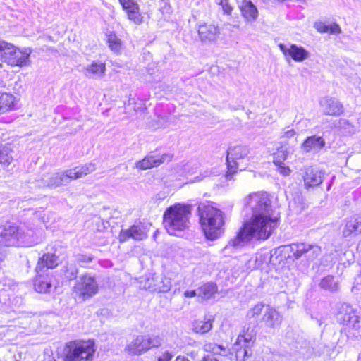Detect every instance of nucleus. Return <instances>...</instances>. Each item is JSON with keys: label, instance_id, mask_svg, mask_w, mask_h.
<instances>
[{"label": "nucleus", "instance_id": "obj_47", "mask_svg": "<svg viewBox=\"0 0 361 361\" xmlns=\"http://www.w3.org/2000/svg\"><path fill=\"white\" fill-rule=\"evenodd\" d=\"M314 27L320 33H326L329 30H327L328 25L322 21H316L314 24Z\"/></svg>", "mask_w": 361, "mask_h": 361}, {"label": "nucleus", "instance_id": "obj_5", "mask_svg": "<svg viewBox=\"0 0 361 361\" xmlns=\"http://www.w3.org/2000/svg\"><path fill=\"white\" fill-rule=\"evenodd\" d=\"M338 322L343 327V331L349 338H361V316L348 304H342L336 314Z\"/></svg>", "mask_w": 361, "mask_h": 361}, {"label": "nucleus", "instance_id": "obj_40", "mask_svg": "<svg viewBox=\"0 0 361 361\" xmlns=\"http://www.w3.org/2000/svg\"><path fill=\"white\" fill-rule=\"evenodd\" d=\"M11 149L9 146L0 147V164L3 165H9L12 160Z\"/></svg>", "mask_w": 361, "mask_h": 361}, {"label": "nucleus", "instance_id": "obj_34", "mask_svg": "<svg viewBox=\"0 0 361 361\" xmlns=\"http://www.w3.org/2000/svg\"><path fill=\"white\" fill-rule=\"evenodd\" d=\"M206 352L213 353L214 355H220L226 356L230 354V350L222 345H218L216 343H206L203 347Z\"/></svg>", "mask_w": 361, "mask_h": 361}, {"label": "nucleus", "instance_id": "obj_28", "mask_svg": "<svg viewBox=\"0 0 361 361\" xmlns=\"http://www.w3.org/2000/svg\"><path fill=\"white\" fill-rule=\"evenodd\" d=\"M37 243L38 240L32 230L18 228V246L31 247Z\"/></svg>", "mask_w": 361, "mask_h": 361}, {"label": "nucleus", "instance_id": "obj_25", "mask_svg": "<svg viewBox=\"0 0 361 361\" xmlns=\"http://www.w3.org/2000/svg\"><path fill=\"white\" fill-rule=\"evenodd\" d=\"M303 178L305 185L308 187L317 186L322 183L323 175L321 171L309 166L305 169Z\"/></svg>", "mask_w": 361, "mask_h": 361}, {"label": "nucleus", "instance_id": "obj_8", "mask_svg": "<svg viewBox=\"0 0 361 361\" xmlns=\"http://www.w3.org/2000/svg\"><path fill=\"white\" fill-rule=\"evenodd\" d=\"M244 205L252 211V214L274 212L268 194L263 192H253L244 199Z\"/></svg>", "mask_w": 361, "mask_h": 361}, {"label": "nucleus", "instance_id": "obj_3", "mask_svg": "<svg viewBox=\"0 0 361 361\" xmlns=\"http://www.w3.org/2000/svg\"><path fill=\"white\" fill-rule=\"evenodd\" d=\"M191 207L176 203L168 207L163 215V224L172 235L180 236L190 226Z\"/></svg>", "mask_w": 361, "mask_h": 361}, {"label": "nucleus", "instance_id": "obj_15", "mask_svg": "<svg viewBox=\"0 0 361 361\" xmlns=\"http://www.w3.org/2000/svg\"><path fill=\"white\" fill-rule=\"evenodd\" d=\"M147 237V233L144 225L135 224L128 229H122L119 234V240L121 242L132 238L135 240H142Z\"/></svg>", "mask_w": 361, "mask_h": 361}, {"label": "nucleus", "instance_id": "obj_36", "mask_svg": "<svg viewBox=\"0 0 361 361\" xmlns=\"http://www.w3.org/2000/svg\"><path fill=\"white\" fill-rule=\"evenodd\" d=\"M319 286L321 288L331 292L336 291L338 289V282L332 276L324 277L319 283Z\"/></svg>", "mask_w": 361, "mask_h": 361}, {"label": "nucleus", "instance_id": "obj_29", "mask_svg": "<svg viewBox=\"0 0 361 361\" xmlns=\"http://www.w3.org/2000/svg\"><path fill=\"white\" fill-rule=\"evenodd\" d=\"M324 145L325 142L322 137L311 136L307 138L302 144V149L308 152L314 149H320Z\"/></svg>", "mask_w": 361, "mask_h": 361}, {"label": "nucleus", "instance_id": "obj_35", "mask_svg": "<svg viewBox=\"0 0 361 361\" xmlns=\"http://www.w3.org/2000/svg\"><path fill=\"white\" fill-rule=\"evenodd\" d=\"M216 292V287L214 283H206L197 290V296L203 300L212 298Z\"/></svg>", "mask_w": 361, "mask_h": 361}, {"label": "nucleus", "instance_id": "obj_42", "mask_svg": "<svg viewBox=\"0 0 361 361\" xmlns=\"http://www.w3.org/2000/svg\"><path fill=\"white\" fill-rule=\"evenodd\" d=\"M80 178L92 173L96 170V166L93 163H87L86 164L76 167Z\"/></svg>", "mask_w": 361, "mask_h": 361}, {"label": "nucleus", "instance_id": "obj_18", "mask_svg": "<svg viewBox=\"0 0 361 361\" xmlns=\"http://www.w3.org/2000/svg\"><path fill=\"white\" fill-rule=\"evenodd\" d=\"M18 227L6 225L0 233V244L4 246H18Z\"/></svg>", "mask_w": 361, "mask_h": 361}, {"label": "nucleus", "instance_id": "obj_6", "mask_svg": "<svg viewBox=\"0 0 361 361\" xmlns=\"http://www.w3.org/2000/svg\"><path fill=\"white\" fill-rule=\"evenodd\" d=\"M65 361H92L95 353L91 341L71 342L66 347Z\"/></svg>", "mask_w": 361, "mask_h": 361}, {"label": "nucleus", "instance_id": "obj_56", "mask_svg": "<svg viewBox=\"0 0 361 361\" xmlns=\"http://www.w3.org/2000/svg\"><path fill=\"white\" fill-rule=\"evenodd\" d=\"M175 361H190V360L184 356L179 355L176 358Z\"/></svg>", "mask_w": 361, "mask_h": 361}, {"label": "nucleus", "instance_id": "obj_33", "mask_svg": "<svg viewBox=\"0 0 361 361\" xmlns=\"http://www.w3.org/2000/svg\"><path fill=\"white\" fill-rule=\"evenodd\" d=\"M310 247V244L305 243H298L290 245V252L295 259H300L303 256L305 257Z\"/></svg>", "mask_w": 361, "mask_h": 361}, {"label": "nucleus", "instance_id": "obj_54", "mask_svg": "<svg viewBox=\"0 0 361 361\" xmlns=\"http://www.w3.org/2000/svg\"><path fill=\"white\" fill-rule=\"evenodd\" d=\"M71 274L68 276V278L73 279L76 276L77 269L74 266H71Z\"/></svg>", "mask_w": 361, "mask_h": 361}, {"label": "nucleus", "instance_id": "obj_32", "mask_svg": "<svg viewBox=\"0 0 361 361\" xmlns=\"http://www.w3.org/2000/svg\"><path fill=\"white\" fill-rule=\"evenodd\" d=\"M214 319L209 318L205 320H195L192 324V330L198 334H205L209 332L213 325Z\"/></svg>", "mask_w": 361, "mask_h": 361}, {"label": "nucleus", "instance_id": "obj_43", "mask_svg": "<svg viewBox=\"0 0 361 361\" xmlns=\"http://www.w3.org/2000/svg\"><path fill=\"white\" fill-rule=\"evenodd\" d=\"M66 184L69 183L73 180L80 178L76 167L62 171Z\"/></svg>", "mask_w": 361, "mask_h": 361}, {"label": "nucleus", "instance_id": "obj_9", "mask_svg": "<svg viewBox=\"0 0 361 361\" xmlns=\"http://www.w3.org/2000/svg\"><path fill=\"white\" fill-rule=\"evenodd\" d=\"M73 291L78 297L86 300L97 293L98 283L93 276L84 274L76 281Z\"/></svg>", "mask_w": 361, "mask_h": 361}, {"label": "nucleus", "instance_id": "obj_60", "mask_svg": "<svg viewBox=\"0 0 361 361\" xmlns=\"http://www.w3.org/2000/svg\"><path fill=\"white\" fill-rule=\"evenodd\" d=\"M359 360L361 361V357H359Z\"/></svg>", "mask_w": 361, "mask_h": 361}, {"label": "nucleus", "instance_id": "obj_59", "mask_svg": "<svg viewBox=\"0 0 361 361\" xmlns=\"http://www.w3.org/2000/svg\"><path fill=\"white\" fill-rule=\"evenodd\" d=\"M145 80L149 81V82H154V81L157 80V79L155 78H150V79L146 78Z\"/></svg>", "mask_w": 361, "mask_h": 361}, {"label": "nucleus", "instance_id": "obj_41", "mask_svg": "<svg viewBox=\"0 0 361 361\" xmlns=\"http://www.w3.org/2000/svg\"><path fill=\"white\" fill-rule=\"evenodd\" d=\"M264 307V305L262 302L255 305L247 311V318L250 320L257 319L262 314Z\"/></svg>", "mask_w": 361, "mask_h": 361}, {"label": "nucleus", "instance_id": "obj_44", "mask_svg": "<svg viewBox=\"0 0 361 361\" xmlns=\"http://www.w3.org/2000/svg\"><path fill=\"white\" fill-rule=\"evenodd\" d=\"M307 252H307V254L305 255V257L308 260L312 261L317 258L321 255L322 250L320 247L318 246L317 245L310 244V247L308 249Z\"/></svg>", "mask_w": 361, "mask_h": 361}, {"label": "nucleus", "instance_id": "obj_21", "mask_svg": "<svg viewBox=\"0 0 361 361\" xmlns=\"http://www.w3.org/2000/svg\"><path fill=\"white\" fill-rule=\"evenodd\" d=\"M361 233V216H353L345 220L342 234L344 237Z\"/></svg>", "mask_w": 361, "mask_h": 361}, {"label": "nucleus", "instance_id": "obj_17", "mask_svg": "<svg viewBox=\"0 0 361 361\" xmlns=\"http://www.w3.org/2000/svg\"><path fill=\"white\" fill-rule=\"evenodd\" d=\"M262 321L268 328L276 329L279 328L283 321V316L275 308L267 305L264 312Z\"/></svg>", "mask_w": 361, "mask_h": 361}, {"label": "nucleus", "instance_id": "obj_38", "mask_svg": "<svg viewBox=\"0 0 361 361\" xmlns=\"http://www.w3.org/2000/svg\"><path fill=\"white\" fill-rule=\"evenodd\" d=\"M147 351L152 348H159L161 345L163 339L158 334L144 335Z\"/></svg>", "mask_w": 361, "mask_h": 361}, {"label": "nucleus", "instance_id": "obj_23", "mask_svg": "<svg viewBox=\"0 0 361 361\" xmlns=\"http://www.w3.org/2000/svg\"><path fill=\"white\" fill-rule=\"evenodd\" d=\"M106 64L99 61H94L84 68L83 73L87 78L100 79L104 77Z\"/></svg>", "mask_w": 361, "mask_h": 361}, {"label": "nucleus", "instance_id": "obj_13", "mask_svg": "<svg viewBox=\"0 0 361 361\" xmlns=\"http://www.w3.org/2000/svg\"><path fill=\"white\" fill-rule=\"evenodd\" d=\"M279 47L287 60L290 58L296 62H302L310 57L307 50L296 44H279Z\"/></svg>", "mask_w": 361, "mask_h": 361}, {"label": "nucleus", "instance_id": "obj_20", "mask_svg": "<svg viewBox=\"0 0 361 361\" xmlns=\"http://www.w3.org/2000/svg\"><path fill=\"white\" fill-rule=\"evenodd\" d=\"M125 351L131 355H140L147 351L145 336L139 335L125 347Z\"/></svg>", "mask_w": 361, "mask_h": 361}, {"label": "nucleus", "instance_id": "obj_51", "mask_svg": "<svg viewBox=\"0 0 361 361\" xmlns=\"http://www.w3.org/2000/svg\"><path fill=\"white\" fill-rule=\"evenodd\" d=\"M295 135V132L293 128H287L283 130L281 133V138H291Z\"/></svg>", "mask_w": 361, "mask_h": 361}, {"label": "nucleus", "instance_id": "obj_57", "mask_svg": "<svg viewBox=\"0 0 361 361\" xmlns=\"http://www.w3.org/2000/svg\"><path fill=\"white\" fill-rule=\"evenodd\" d=\"M209 173H210V172H209V171H205V174L204 175V176H203V177H202L201 178H198L197 177V178H195L197 179V181H199V180H200L203 179L204 177L209 176Z\"/></svg>", "mask_w": 361, "mask_h": 361}, {"label": "nucleus", "instance_id": "obj_52", "mask_svg": "<svg viewBox=\"0 0 361 361\" xmlns=\"http://www.w3.org/2000/svg\"><path fill=\"white\" fill-rule=\"evenodd\" d=\"M173 355L169 351H165L158 357L157 361H171Z\"/></svg>", "mask_w": 361, "mask_h": 361}, {"label": "nucleus", "instance_id": "obj_55", "mask_svg": "<svg viewBox=\"0 0 361 361\" xmlns=\"http://www.w3.org/2000/svg\"><path fill=\"white\" fill-rule=\"evenodd\" d=\"M202 361H219L216 358L211 356V355H206L202 357Z\"/></svg>", "mask_w": 361, "mask_h": 361}, {"label": "nucleus", "instance_id": "obj_49", "mask_svg": "<svg viewBox=\"0 0 361 361\" xmlns=\"http://www.w3.org/2000/svg\"><path fill=\"white\" fill-rule=\"evenodd\" d=\"M92 258L90 256L87 255H78L77 256V262L82 266H85V264L90 263L92 261Z\"/></svg>", "mask_w": 361, "mask_h": 361}, {"label": "nucleus", "instance_id": "obj_45", "mask_svg": "<svg viewBox=\"0 0 361 361\" xmlns=\"http://www.w3.org/2000/svg\"><path fill=\"white\" fill-rule=\"evenodd\" d=\"M288 150L287 149H279L275 154L274 157V163L275 164H283V161L288 158Z\"/></svg>", "mask_w": 361, "mask_h": 361}, {"label": "nucleus", "instance_id": "obj_16", "mask_svg": "<svg viewBox=\"0 0 361 361\" xmlns=\"http://www.w3.org/2000/svg\"><path fill=\"white\" fill-rule=\"evenodd\" d=\"M123 9L126 11L128 18L135 24L140 25L142 22V16L140 12V6L135 0H118Z\"/></svg>", "mask_w": 361, "mask_h": 361}, {"label": "nucleus", "instance_id": "obj_37", "mask_svg": "<svg viewBox=\"0 0 361 361\" xmlns=\"http://www.w3.org/2000/svg\"><path fill=\"white\" fill-rule=\"evenodd\" d=\"M272 255L273 250L258 253L256 256L255 267L257 269L263 268L264 264H269L271 261Z\"/></svg>", "mask_w": 361, "mask_h": 361}, {"label": "nucleus", "instance_id": "obj_14", "mask_svg": "<svg viewBox=\"0 0 361 361\" xmlns=\"http://www.w3.org/2000/svg\"><path fill=\"white\" fill-rule=\"evenodd\" d=\"M322 111L326 116H339L343 113V104L336 98L326 97L319 100Z\"/></svg>", "mask_w": 361, "mask_h": 361}, {"label": "nucleus", "instance_id": "obj_48", "mask_svg": "<svg viewBox=\"0 0 361 361\" xmlns=\"http://www.w3.org/2000/svg\"><path fill=\"white\" fill-rule=\"evenodd\" d=\"M276 165L278 166L277 171L283 176H287L290 173L291 170L288 166H286L284 163Z\"/></svg>", "mask_w": 361, "mask_h": 361}, {"label": "nucleus", "instance_id": "obj_11", "mask_svg": "<svg viewBox=\"0 0 361 361\" xmlns=\"http://www.w3.org/2000/svg\"><path fill=\"white\" fill-rule=\"evenodd\" d=\"M253 336L250 333H240L233 346L235 357L238 361H244L250 352V343Z\"/></svg>", "mask_w": 361, "mask_h": 361}, {"label": "nucleus", "instance_id": "obj_31", "mask_svg": "<svg viewBox=\"0 0 361 361\" xmlns=\"http://www.w3.org/2000/svg\"><path fill=\"white\" fill-rule=\"evenodd\" d=\"M246 233L244 232V226L239 231L238 235L231 240L228 245L224 248L223 251L226 252L227 250H231L235 248L240 247L245 242L249 241L251 239L245 238Z\"/></svg>", "mask_w": 361, "mask_h": 361}, {"label": "nucleus", "instance_id": "obj_58", "mask_svg": "<svg viewBox=\"0 0 361 361\" xmlns=\"http://www.w3.org/2000/svg\"><path fill=\"white\" fill-rule=\"evenodd\" d=\"M197 355V352L196 351H191L189 354V355L192 357V358H195L196 357V355Z\"/></svg>", "mask_w": 361, "mask_h": 361}, {"label": "nucleus", "instance_id": "obj_10", "mask_svg": "<svg viewBox=\"0 0 361 361\" xmlns=\"http://www.w3.org/2000/svg\"><path fill=\"white\" fill-rule=\"evenodd\" d=\"M171 279L162 275L150 274L140 281V287L151 292L166 293L171 288Z\"/></svg>", "mask_w": 361, "mask_h": 361}, {"label": "nucleus", "instance_id": "obj_27", "mask_svg": "<svg viewBox=\"0 0 361 361\" xmlns=\"http://www.w3.org/2000/svg\"><path fill=\"white\" fill-rule=\"evenodd\" d=\"M34 282L35 288L37 292L46 293L51 290L52 284V276L50 275H42L41 273H36Z\"/></svg>", "mask_w": 361, "mask_h": 361}, {"label": "nucleus", "instance_id": "obj_53", "mask_svg": "<svg viewBox=\"0 0 361 361\" xmlns=\"http://www.w3.org/2000/svg\"><path fill=\"white\" fill-rule=\"evenodd\" d=\"M184 295L186 298H193L197 295V292L195 290H187L184 293Z\"/></svg>", "mask_w": 361, "mask_h": 361}, {"label": "nucleus", "instance_id": "obj_39", "mask_svg": "<svg viewBox=\"0 0 361 361\" xmlns=\"http://www.w3.org/2000/svg\"><path fill=\"white\" fill-rule=\"evenodd\" d=\"M107 42L112 51L117 54L121 51L122 48L121 41L115 34L111 33L108 35Z\"/></svg>", "mask_w": 361, "mask_h": 361}, {"label": "nucleus", "instance_id": "obj_19", "mask_svg": "<svg viewBox=\"0 0 361 361\" xmlns=\"http://www.w3.org/2000/svg\"><path fill=\"white\" fill-rule=\"evenodd\" d=\"M198 35L202 42H215L219 37V28L213 24L204 23L199 25Z\"/></svg>", "mask_w": 361, "mask_h": 361}, {"label": "nucleus", "instance_id": "obj_24", "mask_svg": "<svg viewBox=\"0 0 361 361\" xmlns=\"http://www.w3.org/2000/svg\"><path fill=\"white\" fill-rule=\"evenodd\" d=\"M242 16L247 23L255 22L258 17V10L250 0H243L239 5Z\"/></svg>", "mask_w": 361, "mask_h": 361}, {"label": "nucleus", "instance_id": "obj_22", "mask_svg": "<svg viewBox=\"0 0 361 361\" xmlns=\"http://www.w3.org/2000/svg\"><path fill=\"white\" fill-rule=\"evenodd\" d=\"M59 263V257L55 254L47 253L42 255L37 262L36 273H43L48 269H54Z\"/></svg>", "mask_w": 361, "mask_h": 361}, {"label": "nucleus", "instance_id": "obj_4", "mask_svg": "<svg viewBox=\"0 0 361 361\" xmlns=\"http://www.w3.org/2000/svg\"><path fill=\"white\" fill-rule=\"evenodd\" d=\"M32 49H20L13 44L0 39V67L1 63H6L11 66H26L30 65V56Z\"/></svg>", "mask_w": 361, "mask_h": 361}, {"label": "nucleus", "instance_id": "obj_1", "mask_svg": "<svg viewBox=\"0 0 361 361\" xmlns=\"http://www.w3.org/2000/svg\"><path fill=\"white\" fill-rule=\"evenodd\" d=\"M279 221V216L274 212L252 214L250 219L243 225L245 238L268 239L278 227Z\"/></svg>", "mask_w": 361, "mask_h": 361}, {"label": "nucleus", "instance_id": "obj_7", "mask_svg": "<svg viewBox=\"0 0 361 361\" xmlns=\"http://www.w3.org/2000/svg\"><path fill=\"white\" fill-rule=\"evenodd\" d=\"M249 148L245 145H236L228 148L226 157L227 177L234 174L238 169L240 170L245 169L247 162L249 161Z\"/></svg>", "mask_w": 361, "mask_h": 361}, {"label": "nucleus", "instance_id": "obj_46", "mask_svg": "<svg viewBox=\"0 0 361 361\" xmlns=\"http://www.w3.org/2000/svg\"><path fill=\"white\" fill-rule=\"evenodd\" d=\"M219 4L224 11V13L227 15H231L233 11V7L230 5L228 0H221Z\"/></svg>", "mask_w": 361, "mask_h": 361}, {"label": "nucleus", "instance_id": "obj_30", "mask_svg": "<svg viewBox=\"0 0 361 361\" xmlns=\"http://www.w3.org/2000/svg\"><path fill=\"white\" fill-rule=\"evenodd\" d=\"M16 104L15 97L8 93H3L0 96V114H4L14 109Z\"/></svg>", "mask_w": 361, "mask_h": 361}, {"label": "nucleus", "instance_id": "obj_2", "mask_svg": "<svg viewBox=\"0 0 361 361\" xmlns=\"http://www.w3.org/2000/svg\"><path fill=\"white\" fill-rule=\"evenodd\" d=\"M200 222L206 238L214 240L224 232L223 212L209 202L200 203L197 207Z\"/></svg>", "mask_w": 361, "mask_h": 361}, {"label": "nucleus", "instance_id": "obj_12", "mask_svg": "<svg viewBox=\"0 0 361 361\" xmlns=\"http://www.w3.org/2000/svg\"><path fill=\"white\" fill-rule=\"evenodd\" d=\"M172 159L170 154H149L135 164V167L139 170H147L153 167H157L164 162H169Z\"/></svg>", "mask_w": 361, "mask_h": 361}, {"label": "nucleus", "instance_id": "obj_50", "mask_svg": "<svg viewBox=\"0 0 361 361\" xmlns=\"http://www.w3.org/2000/svg\"><path fill=\"white\" fill-rule=\"evenodd\" d=\"M328 30V32L329 33H331V34H339L341 32V27H339V25L337 24V23H333L331 25H328V28H327Z\"/></svg>", "mask_w": 361, "mask_h": 361}, {"label": "nucleus", "instance_id": "obj_26", "mask_svg": "<svg viewBox=\"0 0 361 361\" xmlns=\"http://www.w3.org/2000/svg\"><path fill=\"white\" fill-rule=\"evenodd\" d=\"M41 181V185L49 188H56L66 185L62 171L44 175Z\"/></svg>", "mask_w": 361, "mask_h": 361}]
</instances>
